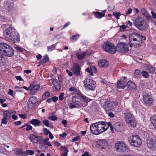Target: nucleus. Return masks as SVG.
<instances>
[{
    "label": "nucleus",
    "instance_id": "nucleus-29",
    "mask_svg": "<svg viewBox=\"0 0 156 156\" xmlns=\"http://www.w3.org/2000/svg\"><path fill=\"white\" fill-rule=\"evenodd\" d=\"M7 44L5 43H0V54L3 55Z\"/></svg>",
    "mask_w": 156,
    "mask_h": 156
},
{
    "label": "nucleus",
    "instance_id": "nucleus-14",
    "mask_svg": "<svg viewBox=\"0 0 156 156\" xmlns=\"http://www.w3.org/2000/svg\"><path fill=\"white\" fill-rule=\"evenodd\" d=\"M40 87V85L37 84L35 85L31 84L28 87L29 90H30V94L31 95L34 94L39 90Z\"/></svg>",
    "mask_w": 156,
    "mask_h": 156
},
{
    "label": "nucleus",
    "instance_id": "nucleus-59",
    "mask_svg": "<svg viewBox=\"0 0 156 156\" xmlns=\"http://www.w3.org/2000/svg\"><path fill=\"white\" fill-rule=\"evenodd\" d=\"M80 139V136H77L74 137L72 140L73 141H78Z\"/></svg>",
    "mask_w": 156,
    "mask_h": 156
},
{
    "label": "nucleus",
    "instance_id": "nucleus-2",
    "mask_svg": "<svg viewBox=\"0 0 156 156\" xmlns=\"http://www.w3.org/2000/svg\"><path fill=\"white\" fill-rule=\"evenodd\" d=\"M129 45L135 48L139 47L142 41L140 35L136 33L131 34L129 37Z\"/></svg>",
    "mask_w": 156,
    "mask_h": 156
},
{
    "label": "nucleus",
    "instance_id": "nucleus-52",
    "mask_svg": "<svg viewBox=\"0 0 156 156\" xmlns=\"http://www.w3.org/2000/svg\"><path fill=\"white\" fill-rule=\"evenodd\" d=\"M27 127L26 128V130L27 131H29L32 129V127L30 125H27L26 126Z\"/></svg>",
    "mask_w": 156,
    "mask_h": 156
},
{
    "label": "nucleus",
    "instance_id": "nucleus-12",
    "mask_svg": "<svg viewBox=\"0 0 156 156\" xmlns=\"http://www.w3.org/2000/svg\"><path fill=\"white\" fill-rule=\"evenodd\" d=\"M15 29L11 26L6 28L5 30L4 34V35L6 38L9 39L12 35V34L13 32L15 31Z\"/></svg>",
    "mask_w": 156,
    "mask_h": 156
},
{
    "label": "nucleus",
    "instance_id": "nucleus-10",
    "mask_svg": "<svg viewBox=\"0 0 156 156\" xmlns=\"http://www.w3.org/2000/svg\"><path fill=\"white\" fill-rule=\"evenodd\" d=\"M117 48L118 50L122 53L127 52L129 51L128 44L122 42L118 44Z\"/></svg>",
    "mask_w": 156,
    "mask_h": 156
},
{
    "label": "nucleus",
    "instance_id": "nucleus-9",
    "mask_svg": "<svg viewBox=\"0 0 156 156\" xmlns=\"http://www.w3.org/2000/svg\"><path fill=\"white\" fill-rule=\"evenodd\" d=\"M5 49L3 55L9 57H11L13 55L14 51L11 46L7 44Z\"/></svg>",
    "mask_w": 156,
    "mask_h": 156
},
{
    "label": "nucleus",
    "instance_id": "nucleus-45",
    "mask_svg": "<svg viewBox=\"0 0 156 156\" xmlns=\"http://www.w3.org/2000/svg\"><path fill=\"white\" fill-rule=\"evenodd\" d=\"M15 48L17 51L20 52H22L23 51L24 49L20 47H15Z\"/></svg>",
    "mask_w": 156,
    "mask_h": 156
},
{
    "label": "nucleus",
    "instance_id": "nucleus-32",
    "mask_svg": "<svg viewBox=\"0 0 156 156\" xmlns=\"http://www.w3.org/2000/svg\"><path fill=\"white\" fill-rule=\"evenodd\" d=\"M86 55V52H77L76 53V56L78 59L79 60L83 59Z\"/></svg>",
    "mask_w": 156,
    "mask_h": 156
},
{
    "label": "nucleus",
    "instance_id": "nucleus-11",
    "mask_svg": "<svg viewBox=\"0 0 156 156\" xmlns=\"http://www.w3.org/2000/svg\"><path fill=\"white\" fill-rule=\"evenodd\" d=\"M144 103L147 106L150 105L153 102V99L152 96L148 94H145L143 97Z\"/></svg>",
    "mask_w": 156,
    "mask_h": 156
},
{
    "label": "nucleus",
    "instance_id": "nucleus-7",
    "mask_svg": "<svg viewBox=\"0 0 156 156\" xmlns=\"http://www.w3.org/2000/svg\"><path fill=\"white\" fill-rule=\"evenodd\" d=\"M84 87L87 90L94 91L96 87V83L92 79L86 78L83 82Z\"/></svg>",
    "mask_w": 156,
    "mask_h": 156
},
{
    "label": "nucleus",
    "instance_id": "nucleus-6",
    "mask_svg": "<svg viewBox=\"0 0 156 156\" xmlns=\"http://www.w3.org/2000/svg\"><path fill=\"white\" fill-rule=\"evenodd\" d=\"M129 141L131 146L136 147H140L142 144L140 138L137 135L130 136L129 138Z\"/></svg>",
    "mask_w": 156,
    "mask_h": 156
},
{
    "label": "nucleus",
    "instance_id": "nucleus-5",
    "mask_svg": "<svg viewBox=\"0 0 156 156\" xmlns=\"http://www.w3.org/2000/svg\"><path fill=\"white\" fill-rule=\"evenodd\" d=\"M102 49L105 51L111 54H114L116 52V49L114 44L110 42H105L101 45Z\"/></svg>",
    "mask_w": 156,
    "mask_h": 156
},
{
    "label": "nucleus",
    "instance_id": "nucleus-62",
    "mask_svg": "<svg viewBox=\"0 0 156 156\" xmlns=\"http://www.w3.org/2000/svg\"><path fill=\"white\" fill-rule=\"evenodd\" d=\"M19 116L20 118L23 119H25L27 118L25 115L23 114H20Z\"/></svg>",
    "mask_w": 156,
    "mask_h": 156
},
{
    "label": "nucleus",
    "instance_id": "nucleus-3",
    "mask_svg": "<svg viewBox=\"0 0 156 156\" xmlns=\"http://www.w3.org/2000/svg\"><path fill=\"white\" fill-rule=\"evenodd\" d=\"M136 27L139 30H145L147 27L146 21L142 17L137 16L134 21Z\"/></svg>",
    "mask_w": 156,
    "mask_h": 156
},
{
    "label": "nucleus",
    "instance_id": "nucleus-21",
    "mask_svg": "<svg viewBox=\"0 0 156 156\" xmlns=\"http://www.w3.org/2000/svg\"><path fill=\"white\" fill-rule=\"evenodd\" d=\"M38 101L37 98L35 96L30 97L27 102L28 105L29 107H31Z\"/></svg>",
    "mask_w": 156,
    "mask_h": 156
},
{
    "label": "nucleus",
    "instance_id": "nucleus-41",
    "mask_svg": "<svg viewBox=\"0 0 156 156\" xmlns=\"http://www.w3.org/2000/svg\"><path fill=\"white\" fill-rule=\"evenodd\" d=\"M142 75L144 78H147L149 77L148 73L145 71H143L142 72Z\"/></svg>",
    "mask_w": 156,
    "mask_h": 156
},
{
    "label": "nucleus",
    "instance_id": "nucleus-25",
    "mask_svg": "<svg viewBox=\"0 0 156 156\" xmlns=\"http://www.w3.org/2000/svg\"><path fill=\"white\" fill-rule=\"evenodd\" d=\"M30 123L35 127L40 126L42 125L41 122L37 119H32L30 121Z\"/></svg>",
    "mask_w": 156,
    "mask_h": 156
},
{
    "label": "nucleus",
    "instance_id": "nucleus-53",
    "mask_svg": "<svg viewBox=\"0 0 156 156\" xmlns=\"http://www.w3.org/2000/svg\"><path fill=\"white\" fill-rule=\"evenodd\" d=\"M52 101H53L54 102H55L58 100V97L56 96H54L51 98Z\"/></svg>",
    "mask_w": 156,
    "mask_h": 156
},
{
    "label": "nucleus",
    "instance_id": "nucleus-8",
    "mask_svg": "<svg viewBox=\"0 0 156 156\" xmlns=\"http://www.w3.org/2000/svg\"><path fill=\"white\" fill-rule=\"evenodd\" d=\"M115 148L118 152H123L128 149L127 145L121 141H118L115 143Z\"/></svg>",
    "mask_w": 156,
    "mask_h": 156
},
{
    "label": "nucleus",
    "instance_id": "nucleus-13",
    "mask_svg": "<svg viewBox=\"0 0 156 156\" xmlns=\"http://www.w3.org/2000/svg\"><path fill=\"white\" fill-rule=\"evenodd\" d=\"M147 147L152 150L156 148V144L155 141L151 138H149L147 141Z\"/></svg>",
    "mask_w": 156,
    "mask_h": 156
},
{
    "label": "nucleus",
    "instance_id": "nucleus-26",
    "mask_svg": "<svg viewBox=\"0 0 156 156\" xmlns=\"http://www.w3.org/2000/svg\"><path fill=\"white\" fill-rule=\"evenodd\" d=\"M106 12V10H104L103 12H93V13L94 14L96 18L98 19H100L105 16V13Z\"/></svg>",
    "mask_w": 156,
    "mask_h": 156
},
{
    "label": "nucleus",
    "instance_id": "nucleus-64",
    "mask_svg": "<svg viewBox=\"0 0 156 156\" xmlns=\"http://www.w3.org/2000/svg\"><path fill=\"white\" fill-rule=\"evenodd\" d=\"M13 91L12 90H11V89H9L8 92V94L9 95L12 96L13 95Z\"/></svg>",
    "mask_w": 156,
    "mask_h": 156
},
{
    "label": "nucleus",
    "instance_id": "nucleus-58",
    "mask_svg": "<svg viewBox=\"0 0 156 156\" xmlns=\"http://www.w3.org/2000/svg\"><path fill=\"white\" fill-rule=\"evenodd\" d=\"M66 72L68 74L69 76H72L73 75V73L69 71L68 69H66Z\"/></svg>",
    "mask_w": 156,
    "mask_h": 156
},
{
    "label": "nucleus",
    "instance_id": "nucleus-33",
    "mask_svg": "<svg viewBox=\"0 0 156 156\" xmlns=\"http://www.w3.org/2000/svg\"><path fill=\"white\" fill-rule=\"evenodd\" d=\"M151 121L154 128L156 129V115L152 116L151 118Z\"/></svg>",
    "mask_w": 156,
    "mask_h": 156
},
{
    "label": "nucleus",
    "instance_id": "nucleus-39",
    "mask_svg": "<svg viewBox=\"0 0 156 156\" xmlns=\"http://www.w3.org/2000/svg\"><path fill=\"white\" fill-rule=\"evenodd\" d=\"M55 48V45L52 44L47 47L48 51H51L54 50Z\"/></svg>",
    "mask_w": 156,
    "mask_h": 156
},
{
    "label": "nucleus",
    "instance_id": "nucleus-47",
    "mask_svg": "<svg viewBox=\"0 0 156 156\" xmlns=\"http://www.w3.org/2000/svg\"><path fill=\"white\" fill-rule=\"evenodd\" d=\"M8 119L3 118L2 120L1 123L2 124L6 125L7 123V121Z\"/></svg>",
    "mask_w": 156,
    "mask_h": 156
},
{
    "label": "nucleus",
    "instance_id": "nucleus-61",
    "mask_svg": "<svg viewBox=\"0 0 156 156\" xmlns=\"http://www.w3.org/2000/svg\"><path fill=\"white\" fill-rule=\"evenodd\" d=\"M151 13L152 14L153 18L154 19L156 18V13L154 12L153 11H151Z\"/></svg>",
    "mask_w": 156,
    "mask_h": 156
},
{
    "label": "nucleus",
    "instance_id": "nucleus-35",
    "mask_svg": "<svg viewBox=\"0 0 156 156\" xmlns=\"http://www.w3.org/2000/svg\"><path fill=\"white\" fill-rule=\"evenodd\" d=\"M3 118L9 119L10 117V115L8 110L5 111L3 112Z\"/></svg>",
    "mask_w": 156,
    "mask_h": 156
},
{
    "label": "nucleus",
    "instance_id": "nucleus-28",
    "mask_svg": "<svg viewBox=\"0 0 156 156\" xmlns=\"http://www.w3.org/2000/svg\"><path fill=\"white\" fill-rule=\"evenodd\" d=\"M78 95L79 97H80L81 99H82L83 101L87 103V104H86L84 106L86 105L87 103L89 102L90 100L89 98H88L87 97L82 94L79 93L78 94Z\"/></svg>",
    "mask_w": 156,
    "mask_h": 156
},
{
    "label": "nucleus",
    "instance_id": "nucleus-31",
    "mask_svg": "<svg viewBox=\"0 0 156 156\" xmlns=\"http://www.w3.org/2000/svg\"><path fill=\"white\" fill-rule=\"evenodd\" d=\"M145 69L147 70H148L149 73H156V69L154 67L148 65L147 67Z\"/></svg>",
    "mask_w": 156,
    "mask_h": 156
},
{
    "label": "nucleus",
    "instance_id": "nucleus-46",
    "mask_svg": "<svg viewBox=\"0 0 156 156\" xmlns=\"http://www.w3.org/2000/svg\"><path fill=\"white\" fill-rule=\"evenodd\" d=\"M43 132L44 133V134L46 135L49 134L50 133H51L50 131L46 128H45L43 129Z\"/></svg>",
    "mask_w": 156,
    "mask_h": 156
},
{
    "label": "nucleus",
    "instance_id": "nucleus-51",
    "mask_svg": "<svg viewBox=\"0 0 156 156\" xmlns=\"http://www.w3.org/2000/svg\"><path fill=\"white\" fill-rule=\"evenodd\" d=\"M64 93H61L59 95V99L62 101L63 99H64Z\"/></svg>",
    "mask_w": 156,
    "mask_h": 156
},
{
    "label": "nucleus",
    "instance_id": "nucleus-15",
    "mask_svg": "<svg viewBox=\"0 0 156 156\" xmlns=\"http://www.w3.org/2000/svg\"><path fill=\"white\" fill-rule=\"evenodd\" d=\"M71 70L74 73L77 75L80 76V68L78 64L73 63Z\"/></svg>",
    "mask_w": 156,
    "mask_h": 156
},
{
    "label": "nucleus",
    "instance_id": "nucleus-27",
    "mask_svg": "<svg viewBox=\"0 0 156 156\" xmlns=\"http://www.w3.org/2000/svg\"><path fill=\"white\" fill-rule=\"evenodd\" d=\"M126 86H127L128 89L129 90L135 89L136 87V85L135 83L131 81H129L128 82Z\"/></svg>",
    "mask_w": 156,
    "mask_h": 156
},
{
    "label": "nucleus",
    "instance_id": "nucleus-40",
    "mask_svg": "<svg viewBox=\"0 0 156 156\" xmlns=\"http://www.w3.org/2000/svg\"><path fill=\"white\" fill-rule=\"evenodd\" d=\"M113 15L117 19H118L119 18V16L121 15V14L119 12H113Z\"/></svg>",
    "mask_w": 156,
    "mask_h": 156
},
{
    "label": "nucleus",
    "instance_id": "nucleus-34",
    "mask_svg": "<svg viewBox=\"0 0 156 156\" xmlns=\"http://www.w3.org/2000/svg\"><path fill=\"white\" fill-rule=\"evenodd\" d=\"M61 149L63 151L61 154V156H67L68 152V150L67 149V148L66 147L62 146L61 147Z\"/></svg>",
    "mask_w": 156,
    "mask_h": 156
},
{
    "label": "nucleus",
    "instance_id": "nucleus-43",
    "mask_svg": "<svg viewBox=\"0 0 156 156\" xmlns=\"http://www.w3.org/2000/svg\"><path fill=\"white\" fill-rule=\"evenodd\" d=\"M85 70L87 72L89 73L90 75L91 76H92L94 75L93 73V72L91 71L90 67V68H87Z\"/></svg>",
    "mask_w": 156,
    "mask_h": 156
},
{
    "label": "nucleus",
    "instance_id": "nucleus-57",
    "mask_svg": "<svg viewBox=\"0 0 156 156\" xmlns=\"http://www.w3.org/2000/svg\"><path fill=\"white\" fill-rule=\"evenodd\" d=\"M49 94L50 93L48 92H46L43 94L42 95V97L44 98V96H49Z\"/></svg>",
    "mask_w": 156,
    "mask_h": 156
},
{
    "label": "nucleus",
    "instance_id": "nucleus-56",
    "mask_svg": "<svg viewBox=\"0 0 156 156\" xmlns=\"http://www.w3.org/2000/svg\"><path fill=\"white\" fill-rule=\"evenodd\" d=\"M140 71L139 70L137 69L135 71V72L134 73V74L135 76H137L138 74H140Z\"/></svg>",
    "mask_w": 156,
    "mask_h": 156
},
{
    "label": "nucleus",
    "instance_id": "nucleus-49",
    "mask_svg": "<svg viewBox=\"0 0 156 156\" xmlns=\"http://www.w3.org/2000/svg\"><path fill=\"white\" fill-rule=\"evenodd\" d=\"M91 71L93 73H95L97 71V69L95 66H91L90 67Z\"/></svg>",
    "mask_w": 156,
    "mask_h": 156
},
{
    "label": "nucleus",
    "instance_id": "nucleus-37",
    "mask_svg": "<svg viewBox=\"0 0 156 156\" xmlns=\"http://www.w3.org/2000/svg\"><path fill=\"white\" fill-rule=\"evenodd\" d=\"M79 35L78 34L73 35L71 37L70 39L72 40L75 41L79 38Z\"/></svg>",
    "mask_w": 156,
    "mask_h": 156
},
{
    "label": "nucleus",
    "instance_id": "nucleus-18",
    "mask_svg": "<svg viewBox=\"0 0 156 156\" xmlns=\"http://www.w3.org/2000/svg\"><path fill=\"white\" fill-rule=\"evenodd\" d=\"M29 139L33 143H36L42 140L41 136L33 134H30L29 136Z\"/></svg>",
    "mask_w": 156,
    "mask_h": 156
},
{
    "label": "nucleus",
    "instance_id": "nucleus-42",
    "mask_svg": "<svg viewBox=\"0 0 156 156\" xmlns=\"http://www.w3.org/2000/svg\"><path fill=\"white\" fill-rule=\"evenodd\" d=\"M25 154L29 155H33L34 154V151L31 150H27L25 151Z\"/></svg>",
    "mask_w": 156,
    "mask_h": 156
},
{
    "label": "nucleus",
    "instance_id": "nucleus-50",
    "mask_svg": "<svg viewBox=\"0 0 156 156\" xmlns=\"http://www.w3.org/2000/svg\"><path fill=\"white\" fill-rule=\"evenodd\" d=\"M48 118L49 119H51L53 121H54V120H56L57 119V117L55 115L51 116H49L48 117Z\"/></svg>",
    "mask_w": 156,
    "mask_h": 156
},
{
    "label": "nucleus",
    "instance_id": "nucleus-16",
    "mask_svg": "<svg viewBox=\"0 0 156 156\" xmlns=\"http://www.w3.org/2000/svg\"><path fill=\"white\" fill-rule=\"evenodd\" d=\"M10 36V39L13 43L19 42L20 41V36L19 34L15 29V31L13 32Z\"/></svg>",
    "mask_w": 156,
    "mask_h": 156
},
{
    "label": "nucleus",
    "instance_id": "nucleus-30",
    "mask_svg": "<svg viewBox=\"0 0 156 156\" xmlns=\"http://www.w3.org/2000/svg\"><path fill=\"white\" fill-rule=\"evenodd\" d=\"M141 13L144 16L147 18L148 19H150L151 18V17L150 15L149 14L148 12L145 9L142 8L141 9Z\"/></svg>",
    "mask_w": 156,
    "mask_h": 156
},
{
    "label": "nucleus",
    "instance_id": "nucleus-23",
    "mask_svg": "<svg viewBox=\"0 0 156 156\" xmlns=\"http://www.w3.org/2000/svg\"><path fill=\"white\" fill-rule=\"evenodd\" d=\"M51 83L55 88L56 90L58 91L60 89V85L58 80L55 79H51Z\"/></svg>",
    "mask_w": 156,
    "mask_h": 156
},
{
    "label": "nucleus",
    "instance_id": "nucleus-60",
    "mask_svg": "<svg viewBox=\"0 0 156 156\" xmlns=\"http://www.w3.org/2000/svg\"><path fill=\"white\" fill-rule=\"evenodd\" d=\"M22 122L20 121H18L15 122L14 124L16 125H19L21 124Z\"/></svg>",
    "mask_w": 156,
    "mask_h": 156
},
{
    "label": "nucleus",
    "instance_id": "nucleus-63",
    "mask_svg": "<svg viewBox=\"0 0 156 156\" xmlns=\"http://www.w3.org/2000/svg\"><path fill=\"white\" fill-rule=\"evenodd\" d=\"M59 136L62 138H64L67 136V134L66 133H64L62 134H60Z\"/></svg>",
    "mask_w": 156,
    "mask_h": 156
},
{
    "label": "nucleus",
    "instance_id": "nucleus-22",
    "mask_svg": "<svg viewBox=\"0 0 156 156\" xmlns=\"http://www.w3.org/2000/svg\"><path fill=\"white\" fill-rule=\"evenodd\" d=\"M108 145L107 141L103 140H99L97 143V146L101 148H106L108 146Z\"/></svg>",
    "mask_w": 156,
    "mask_h": 156
},
{
    "label": "nucleus",
    "instance_id": "nucleus-48",
    "mask_svg": "<svg viewBox=\"0 0 156 156\" xmlns=\"http://www.w3.org/2000/svg\"><path fill=\"white\" fill-rule=\"evenodd\" d=\"M5 61V58L3 55H0V62L3 63Z\"/></svg>",
    "mask_w": 156,
    "mask_h": 156
},
{
    "label": "nucleus",
    "instance_id": "nucleus-24",
    "mask_svg": "<svg viewBox=\"0 0 156 156\" xmlns=\"http://www.w3.org/2000/svg\"><path fill=\"white\" fill-rule=\"evenodd\" d=\"M108 62L105 59H101L98 62V66L100 67L103 68L107 67L108 66Z\"/></svg>",
    "mask_w": 156,
    "mask_h": 156
},
{
    "label": "nucleus",
    "instance_id": "nucleus-55",
    "mask_svg": "<svg viewBox=\"0 0 156 156\" xmlns=\"http://www.w3.org/2000/svg\"><path fill=\"white\" fill-rule=\"evenodd\" d=\"M62 123L64 125L65 127L67 126V121L66 120H63L62 122Z\"/></svg>",
    "mask_w": 156,
    "mask_h": 156
},
{
    "label": "nucleus",
    "instance_id": "nucleus-38",
    "mask_svg": "<svg viewBox=\"0 0 156 156\" xmlns=\"http://www.w3.org/2000/svg\"><path fill=\"white\" fill-rule=\"evenodd\" d=\"M42 61L44 63H46L49 61V58L47 55H46L43 57Z\"/></svg>",
    "mask_w": 156,
    "mask_h": 156
},
{
    "label": "nucleus",
    "instance_id": "nucleus-36",
    "mask_svg": "<svg viewBox=\"0 0 156 156\" xmlns=\"http://www.w3.org/2000/svg\"><path fill=\"white\" fill-rule=\"evenodd\" d=\"M49 139L47 137L43 140V142L44 145H46L48 146H52V144L50 142L48 141Z\"/></svg>",
    "mask_w": 156,
    "mask_h": 156
},
{
    "label": "nucleus",
    "instance_id": "nucleus-20",
    "mask_svg": "<svg viewBox=\"0 0 156 156\" xmlns=\"http://www.w3.org/2000/svg\"><path fill=\"white\" fill-rule=\"evenodd\" d=\"M72 100L73 104L76 105H83V104L82 103L81 99L77 96H73Z\"/></svg>",
    "mask_w": 156,
    "mask_h": 156
},
{
    "label": "nucleus",
    "instance_id": "nucleus-1",
    "mask_svg": "<svg viewBox=\"0 0 156 156\" xmlns=\"http://www.w3.org/2000/svg\"><path fill=\"white\" fill-rule=\"evenodd\" d=\"M109 127L111 129H112L110 122L99 121L91 124L90 126V129L92 134L97 135L106 131Z\"/></svg>",
    "mask_w": 156,
    "mask_h": 156
},
{
    "label": "nucleus",
    "instance_id": "nucleus-54",
    "mask_svg": "<svg viewBox=\"0 0 156 156\" xmlns=\"http://www.w3.org/2000/svg\"><path fill=\"white\" fill-rule=\"evenodd\" d=\"M16 79L17 80H19V81H23V80L22 78L20 76H17L15 77Z\"/></svg>",
    "mask_w": 156,
    "mask_h": 156
},
{
    "label": "nucleus",
    "instance_id": "nucleus-4",
    "mask_svg": "<svg viewBox=\"0 0 156 156\" xmlns=\"http://www.w3.org/2000/svg\"><path fill=\"white\" fill-rule=\"evenodd\" d=\"M125 119L126 122L133 127H135L136 125V122L131 112L126 110L124 112Z\"/></svg>",
    "mask_w": 156,
    "mask_h": 156
},
{
    "label": "nucleus",
    "instance_id": "nucleus-44",
    "mask_svg": "<svg viewBox=\"0 0 156 156\" xmlns=\"http://www.w3.org/2000/svg\"><path fill=\"white\" fill-rule=\"evenodd\" d=\"M43 123L44 124V125L47 127H48L49 126V121L46 120H44L42 121Z\"/></svg>",
    "mask_w": 156,
    "mask_h": 156
},
{
    "label": "nucleus",
    "instance_id": "nucleus-17",
    "mask_svg": "<svg viewBox=\"0 0 156 156\" xmlns=\"http://www.w3.org/2000/svg\"><path fill=\"white\" fill-rule=\"evenodd\" d=\"M100 102L105 110H108L110 109L112 105L110 102L107 101L106 99H102L101 100Z\"/></svg>",
    "mask_w": 156,
    "mask_h": 156
},
{
    "label": "nucleus",
    "instance_id": "nucleus-19",
    "mask_svg": "<svg viewBox=\"0 0 156 156\" xmlns=\"http://www.w3.org/2000/svg\"><path fill=\"white\" fill-rule=\"evenodd\" d=\"M126 78V77L124 76L123 79H121V80H119L117 83L118 88L122 89L125 87L127 85V81L125 80Z\"/></svg>",
    "mask_w": 156,
    "mask_h": 156
}]
</instances>
